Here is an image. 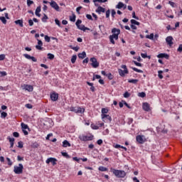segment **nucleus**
<instances>
[{"label": "nucleus", "instance_id": "29", "mask_svg": "<svg viewBox=\"0 0 182 182\" xmlns=\"http://www.w3.org/2000/svg\"><path fill=\"white\" fill-rule=\"evenodd\" d=\"M146 39H151V41H153V39H154V34L151 33L150 35H146Z\"/></svg>", "mask_w": 182, "mask_h": 182}, {"label": "nucleus", "instance_id": "30", "mask_svg": "<svg viewBox=\"0 0 182 182\" xmlns=\"http://www.w3.org/2000/svg\"><path fill=\"white\" fill-rule=\"evenodd\" d=\"M131 23L132 25H137L138 26H139V25H140V23L134 19L131 20Z\"/></svg>", "mask_w": 182, "mask_h": 182}, {"label": "nucleus", "instance_id": "35", "mask_svg": "<svg viewBox=\"0 0 182 182\" xmlns=\"http://www.w3.org/2000/svg\"><path fill=\"white\" fill-rule=\"evenodd\" d=\"M132 69H133L134 72H137V73H143V70H139V69H138V68H133V67H132Z\"/></svg>", "mask_w": 182, "mask_h": 182}, {"label": "nucleus", "instance_id": "64", "mask_svg": "<svg viewBox=\"0 0 182 182\" xmlns=\"http://www.w3.org/2000/svg\"><path fill=\"white\" fill-rule=\"evenodd\" d=\"M132 180H133L134 182H140V181L139 179H137V177H134L132 178Z\"/></svg>", "mask_w": 182, "mask_h": 182}, {"label": "nucleus", "instance_id": "6", "mask_svg": "<svg viewBox=\"0 0 182 182\" xmlns=\"http://www.w3.org/2000/svg\"><path fill=\"white\" fill-rule=\"evenodd\" d=\"M80 140L81 141H90V140H93V136L90 135V136H86V135H80L79 136Z\"/></svg>", "mask_w": 182, "mask_h": 182}, {"label": "nucleus", "instance_id": "26", "mask_svg": "<svg viewBox=\"0 0 182 182\" xmlns=\"http://www.w3.org/2000/svg\"><path fill=\"white\" fill-rule=\"evenodd\" d=\"M138 82H139V80L137 79H132V80H128L129 83H133V85H137Z\"/></svg>", "mask_w": 182, "mask_h": 182}, {"label": "nucleus", "instance_id": "10", "mask_svg": "<svg viewBox=\"0 0 182 182\" xmlns=\"http://www.w3.org/2000/svg\"><path fill=\"white\" fill-rule=\"evenodd\" d=\"M23 90H27V92H33V86L23 84L21 85Z\"/></svg>", "mask_w": 182, "mask_h": 182}, {"label": "nucleus", "instance_id": "5", "mask_svg": "<svg viewBox=\"0 0 182 182\" xmlns=\"http://www.w3.org/2000/svg\"><path fill=\"white\" fill-rule=\"evenodd\" d=\"M121 68L122 69H124V70L122 69L118 70V72L121 76H124V75H127L129 73V70H127V66H126V65H122Z\"/></svg>", "mask_w": 182, "mask_h": 182}, {"label": "nucleus", "instance_id": "24", "mask_svg": "<svg viewBox=\"0 0 182 182\" xmlns=\"http://www.w3.org/2000/svg\"><path fill=\"white\" fill-rule=\"evenodd\" d=\"M78 58L80 59H85V58H86V52L83 51L82 53H79L78 54Z\"/></svg>", "mask_w": 182, "mask_h": 182}, {"label": "nucleus", "instance_id": "56", "mask_svg": "<svg viewBox=\"0 0 182 182\" xmlns=\"http://www.w3.org/2000/svg\"><path fill=\"white\" fill-rule=\"evenodd\" d=\"M82 23V20H77L75 23L76 26H79Z\"/></svg>", "mask_w": 182, "mask_h": 182}, {"label": "nucleus", "instance_id": "25", "mask_svg": "<svg viewBox=\"0 0 182 182\" xmlns=\"http://www.w3.org/2000/svg\"><path fill=\"white\" fill-rule=\"evenodd\" d=\"M77 28L80 31H89V28L87 27H85L84 25H80L79 26H77Z\"/></svg>", "mask_w": 182, "mask_h": 182}, {"label": "nucleus", "instance_id": "7", "mask_svg": "<svg viewBox=\"0 0 182 182\" xmlns=\"http://www.w3.org/2000/svg\"><path fill=\"white\" fill-rule=\"evenodd\" d=\"M50 4V6H51V8H53V9H55V11H56L57 12H59L60 11L59 5H58V3H56V1L51 0Z\"/></svg>", "mask_w": 182, "mask_h": 182}, {"label": "nucleus", "instance_id": "12", "mask_svg": "<svg viewBox=\"0 0 182 182\" xmlns=\"http://www.w3.org/2000/svg\"><path fill=\"white\" fill-rule=\"evenodd\" d=\"M58 159L55 158H48L46 161V163L47 164H49V163H52L53 166H56L57 164Z\"/></svg>", "mask_w": 182, "mask_h": 182}, {"label": "nucleus", "instance_id": "2", "mask_svg": "<svg viewBox=\"0 0 182 182\" xmlns=\"http://www.w3.org/2000/svg\"><path fill=\"white\" fill-rule=\"evenodd\" d=\"M111 171L118 178H124L126 177V172L124 171H120L114 168H111Z\"/></svg>", "mask_w": 182, "mask_h": 182}, {"label": "nucleus", "instance_id": "32", "mask_svg": "<svg viewBox=\"0 0 182 182\" xmlns=\"http://www.w3.org/2000/svg\"><path fill=\"white\" fill-rule=\"evenodd\" d=\"M109 113V109L107 108H102V114H106Z\"/></svg>", "mask_w": 182, "mask_h": 182}, {"label": "nucleus", "instance_id": "38", "mask_svg": "<svg viewBox=\"0 0 182 182\" xmlns=\"http://www.w3.org/2000/svg\"><path fill=\"white\" fill-rule=\"evenodd\" d=\"M48 59H50V60H52L53 59H55V55L52 53H48Z\"/></svg>", "mask_w": 182, "mask_h": 182}, {"label": "nucleus", "instance_id": "52", "mask_svg": "<svg viewBox=\"0 0 182 182\" xmlns=\"http://www.w3.org/2000/svg\"><path fill=\"white\" fill-rule=\"evenodd\" d=\"M97 144L99 146H102V144H103V140H102V139L97 140Z\"/></svg>", "mask_w": 182, "mask_h": 182}, {"label": "nucleus", "instance_id": "41", "mask_svg": "<svg viewBox=\"0 0 182 182\" xmlns=\"http://www.w3.org/2000/svg\"><path fill=\"white\" fill-rule=\"evenodd\" d=\"M70 21H71V22H75L76 21V16L73 15V16H70Z\"/></svg>", "mask_w": 182, "mask_h": 182}, {"label": "nucleus", "instance_id": "42", "mask_svg": "<svg viewBox=\"0 0 182 182\" xmlns=\"http://www.w3.org/2000/svg\"><path fill=\"white\" fill-rule=\"evenodd\" d=\"M18 147L19 149H22V148L23 147V142H22V141H18Z\"/></svg>", "mask_w": 182, "mask_h": 182}, {"label": "nucleus", "instance_id": "28", "mask_svg": "<svg viewBox=\"0 0 182 182\" xmlns=\"http://www.w3.org/2000/svg\"><path fill=\"white\" fill-rule=\"evenodd\" d=\"M0 113H1V119H5V117H6L8 116V113H6L5 112L0 111Z\"/></svg>", "mask_w": 182, "mask_h": 182}, {"label": "nucleus", "instance_id": "61", "mask_svg": "<svg viewBox=\"0 0 182 182\" xmlns=\"http://www.w3.org/2000/svg\"><path fill=\"white\" fill-rule=\"evenodd\" d=\"M141 56L144 59H146V58H147V53H141Z\"/></svg>", "mask_w": 182, "mask_h": 182}, {"label": "nucleus", "instance_id": "27", "mask_svg": "<svg viewBox=\"0 0 182 182\" xmlns=\"http://www.w3.org/2000/svg\"><path fill=\"white\" fill-rule=\"evenodd\" d=\"M21 126L22 130H26V129H29V127H28V124H25L23 122H22L21 124Z\"/></svg>", "mask_w": 182, "mask_h": 182}, {"label": "nucleus", "instance_id": "49", "mask_svg": "<svg viewBox=\"0 0 182 182\" xmlns=\"http://www.w3.org/2000/svg\"><path fill=\"white\" fill-rule=\"evenodd\" d=\"M124 97H130V93H129L128 92H124Z\"/></svg>", "mask_w": 182, "mask_h": 182}, {"label": "nucleus", "instance_id": "22", "mask_svg": "<svg viewBox=\"0 0 182 182\" xmlns=\"http://www.w3.org/2000/svg\"><path fill=\"white\" fill-rule=\"evenodd\" d=\"M16 25H19L21 28H23V20H16L14 21Z\"/></svg>", "mask_w": 182, "mask_h": 182}, {"label": "nucleus", "instance_id": "53", "mask_svg": "<svg viewBox=\"0 0 182 182\" xmlns=\"http://www.w3.org/2000/svg\"><path fill=\"white\" fill-rule=\"evenodd\" d=\"M47 19H48V16H46V14H44V16L42 18V21L43 22H46Z\"/></svg>", "mask_w": 182, "mask_h": 182}, {"label": "nucleus", "instance_id": "50", "mask_svg": "<svg viewBox=\"0 0 182 182\" xmlns=\"http://www.w3.org/2000/svg\"><path fill=\"white\" fill-rule=\"evenodd\" d=\"M28 25L29 26H33V20L32 19L28 20Z\"/></svg>", "mask_w": 182, "mask_h": 182}, {"label": "nucleus", "instance_id": "31", "mask_svg": "<svg viewBox=\"0 0 182 182\" xmlns=\"http://www.w3.org/2000/svg\"><path fill=\"white\" fill-rule=\"evenodd\" d=\"M76 59H77V56L76 55H73L71 58V63H75L76 62Z\"/></svg>", "mask_w": 182, "mask_h": 182}, {"label": "nucleus", "instance_id": "59", "mask_svg": "<svg viewBox=\"0 0 182 182\" xmlns=\"http://www.w3.org/2000/svg\"><path fill=\"white\" fill-rule=\"evenodd\" d=\"M25 107L27 108V109H32V105H31V104H26V105H25Z\"/></svg>", "mask_w": 182, "mask_h": 182}, {"label": "nucleus", "instance_id": "48", "mask_svg": "<svg viewBox=\"0 0 182 182\" xmlns=\"http://www.w3.org/2000/svg\"><path fill=\"white\" fill-rule=\"evenodd\" d=\"M7 139H8V140H9L10 143H14V141H15V139L14 138H11V137L8 136Z\"/></svg>", "mask_w": 182, "mask_h": 182}, {"label": "nucleus", "instance_id": "39", "mask_svg": "<svg viewBox=\"0 0 182 182\" xmlns=\"http://www.w3.org/2000/svg\"><path fill=\"white\" fill-rule=\"evenodd\" d=\"M91 128L93 129V130H98L99 126L96 124H91Z\"/></svg>", "mask_w": 182, "mask_h": 182}, {"label": "nucleus", "instance_id": "1", "mask_svg": "<svg viewBox=\"0 0 182 182\" xmlns=\"http://www.w3.org/2000/svg\"><path fill=\"white\" fill-rule=\"evenodd\" d=\"M112 33L113 34L109 36V41L111 43L114 45V39L115 41H117V39H119V35H120V29L114 28L112 29Z\"/></svg>", "mask_w": 182, "mask_h": 182}, {"label": "nucleus", "instance_id": "43", "mask_svg": "<svg viewBox=\"0 0 182 182\" xmlns=\"http://www.w3.org/2000/svg\"><path fill=\"white\" fill-rule=\"evenodd\" d=\"M107 77L109 80H112L113 79V75H112V73L107 74Z\"/></svg>", "mask_w": 182, "mask_h": 182}, {"label": "nucleus", "instance_id": "17", "mask_svg": "<svg viewBox=\"0 0 182 182\" xmlns=\"http://www.w3.org/2000/svg\"><path fill=\"white\" fill-rule=\"evenodd\" d=\"M58 97H59V95L56 94L55 92L50 95V99L53 100V102H56V100H58Z\"/></svg>", "mask_w": 182, "mask_h": 182}, {"label": "nucleus", "instance_id": "47", "mask_svg": "<svg viewBox=\"0 0 182 182\" xmlns=\"http://www.w3.org/2000/svg\"><path fill=\"white\" fill-rule=\"evenodd\" d=\"M86 18L87 19H89L90 21H93V18L92 17V15H90V14H87Z\"/></svg>", "mask_w": 182, "mask_h": 182}, {"label": "nucleus", "instance_id": "9", "mask_svg": "<svg viewBox=\"0 0 182 182\" xmlns=\"http://www.w3.org/2000/svg\"><path fill=\"white\" fill-rule=\"evenodd\" d=\"M102 119L105 123H110L112 122V117L109 114H101Z\"/></svg>", "mask_w": 182, "mask_h": 182}, {"label": "nucleus", "instance_id": "62", "mask_svg": "<svg viewBox=\"0 0 182 182\" xmlns=\"http://www.w3.org/2000/svg\"><path fill=\"white\" fill-rule=\"evenodd\" d=\"M5 59V54L0 55V60H4Z\"/></svg>", "mask_w": 182, "mask_h": 182}, {"label": "nucleus", "instance_id": "21", "mask_svg": "<svg viewBox=\"0 0 182 182\" xmlns=\"http://www.w3.org/2000/svg\"><path fill=\"white\" fill-rule=\"evenodd\" d=\"M41 6H38L36 9V11H35V14L36 15V16H38V18H41Z\"/></svg>", "mask_w": 182, "mask_h": 182}, {"label": "nucleus", "instance_id": "40", "mask_svg": "<svg viewBox=\"0 0 182 182\" xmlns=\"http://www.w3.org/2000/svg\"><path fill=\"white\" fill-rule=\"evenodd\" d=\"M138 96H139V97H146V92H139Z\"/></svg>", "mask_w": 182, "mask_h": 182}, {"label": "nucleus", "instance_id": "18", "mask_svg": "<svg viewBox=\"0 0 182 182\" xmlns=\"http://www.w3.org/2000/svg\"><path fill=\"white\" fill-rule=\"evenodd\" d=\"M157 58H159V59H163V58L165 59H168L170 56L167 53H160L157 55Z\"/></svg>", "mask_w": 182, "mask_h": 182}, {"label": "nucleus", "instance_id": "46", "mask_svg": "<svg viewBox=\"0 0 182 182\" xmlns=\"http://www.w3.org/2000/svg\"><path fill=\"white\" fill-rule=\"evenodd\" d=\"M33 1L31 0H27V6H31V5H33Z\"/></svg>", "mask_w": 182, "mask_h": 182}, {"label": "nucleus", "instance_id": "4", "mask_svg": "<svg viewBox=\"0 0 182 182\" xmlns=\"http://www.w3.org/2000/svg\"><path fill=\"white\" fill-rule=\"evenodd\" d=\"M70 112H74V113H77L78 114H83V113H85V109H82L80 107H71L70 108Z\"/></svg>", "mask_w": 182, "mask_h": 182}, {"label": "nucleus", "instance_id": "19", "mask_svg": "<svg viewBox=\"0 0 182 182\" xmlns=\"http://www.w3.org/2000/svg\"><path fill=\"white\" fill-rule=\"evenodd\" d=\"M117 9H122V8H124V9H126L127 8V5H124L122 2H119L118 4L116 6Z\"/></svg>", "mask_w": 182, "mask_h": 182}, {"label": "nucleus", "instance_id": "20", "mask_svg": "<svg viewBox=\"0 0 182 182\" xmlns=\"http://www.w3.org/2000/svg\"><path fill=\"white\" fill-rule=\"evenodd\" d=\"M105 11H106V10L105 9V8H103V7H102V6H99V7L97 8V9L96 10V12H97V14H102V12L103 14H105Z\"/></svg>", "mask_w": 182, "mask_h": 182}, {"label": "nucleus", "instance_id": "60", "mask_svg": "<svg viewBox=\"0 0 182 182\" xmlns=\"http://www.w3.org/2000/svg\"><path fill=\"white\" fill-rule=\"evenodd\" d=\"M82 9V6H79L76 9V12L80 14V10Z\"/></svg>", "mask_w": 182, "mask_h": 182}, {"label": "nucleus", "instance_id": "16", "mask_svg": "<svg viewBox=\"0 0 182 182\" xmlns=\"http://www.w3.org/2000/svg\"><path fill=\"white\" fill-rule=\"evenodd\" d=\"M43 45L42 41L38 39V45L36 46V48L38 49V50H42V49H43V48H42Z\"/></svg>", "mask_w": 182, "mask_h": 182}, {"label": "nucleus", "instance_id": "44", "mask_svg": "<svg viewBox=\"0 0 182 182\" xmlns=\"http://www.w3.org/2000/svg\"><path fill=\"white\" fill-rule=\"evenodd\" d=\"M100 77H102L100 75H95L93 76L92 80H95L96 79H100Z\"/></svg>", "mask_w": 182, "mask_h": 182}, {"label": "nucleus", "instance_id": "3", "mask_svg": "<svg viewBox=\"0 0 182 182\" xmlns=\"http://www.w3.org/2000/svg\"><path fill=\"white\" fill-rule=\"evenodd\" d=\"M14 172L15 174H22L23 173V165L19 164L18 166H14Z\"/></svg>", "mask_w": 182, "mask_h": 182}, {"label": "nucleus", "instance_id": "54", "mask_svg": "<svg viewBox=\"0 0 182 182\" xmlns=\"http://www.w3.org/2000/svg\"><path fill=\"white\" fill-rule=\"evenodd\" d=\"M6 160L8 161L9 166H12V161H11V159L6 158Z\"/></svg>", "mask_w": 182, "mask_h": 182}, {"label": "nucleus", "instance_id": "11", "mask_svg": "<svg viewBox=\"0 0 182 182\" xmlns=\"http://www.w3.org/2000/svg\"><path fill=\"white\" fill-rule=\"evenodd\" d=\"M136 141H138L139 144H143V143L146 141V136H144V135L136 136Z\"/></svg>", "mask_w": 182, "mask_h": 182}, {"label": "nucleus", "instance_id": "14", "mask_svg": "<svg viewBox=\"0 0 182 182\" xmlns=\"http://www.w3.org/2000/svg\"><path fill=\"white\" fill-rule=\"evenodd\" d=\"M143 109L145 112H150V105L147 102H144L142 105Z\"/></svg>", "mask_w": 182, "mask_h": 182}, {"label": "nucleus", "instance_id": "45", "mask_svg": "<svg viewBox=\"0 0 182 182\" xmlns=\"http://www.w3.org/2000/svg\"><path fill=\"white\" fill-rule=\"evenodd\" d=\"M62 156L63 157H66V159H69V154H68L66 152H61Z\"/></svg>", "mask_w": 182, "mask_h": 182}, {"label": "nucleus", "instance_id": "34", "mask_svg": "<svg viewBox=\"0 0 182 182\" xmlns=\"http://www.w3.org/2000/svg\"><path fill=\"white\" fill-rule=\"evenodd\" d=\"M0 21H1L2 23L6 25V18L4 16H0Z\"/></svg>", "mask_w": 182, "mask_h": 182}, {"label": "nucleus", "instance_id": "57", "mask_svg": "<svg viewBox=\"0 0 182 182\" xmlns=\"http://www.w3.org/2000/svg\"><path fill=\"white\" fill-rule=\"evenodd\" d=\"M178 52H182V44H180L178 49H177Z\"/></svg>", "mask_w": 182, "mask_h": 182}, {"label": "nucleus", "instance_id": "51", "mask_svg": "<svg viewBox=\"0 0 182 182\" xmlns=\"http://www.w3.org/2000/svg\"><path fill=\"white\" fill-rule=\"evenodd\" d=\"M45 41L46 42H50V37L45 36Z\"/></svg>", "mask_w": 182, "mask_h": 182}, {"label": "nucleus", "instance_id": "13", "mask_svg": "<svg viewBox=\"0 0 182 182\" xmlns=\"http://www.w3.org/2000/svg\"><path fill=\"white\" fill-rule=\"evenodd\" d=\"M24 58H26V59H28L29 60H32L33 62H38V60L36 59V58L33 57V56H31L28 54H23Z\"/></svg>", "mask_w": 182, "mask_h": 182}, {"label": "nucleus", "instance_id": "8", "mask_svg": "<svg viewBox=\"0 0 182 182\" xmlns=\"http://www.w3.org/2000/svg\"><path fill=\"white\" fill-rule=\"evenodd\" d=\"M90 61L91 62V65L92 68L96 69V68H99V62H97V59L96 58L93 57L90 59Z\"/></svg>", "mask_w": 182, "mask_h": 182}, {"label": "nucleus", "instance_id": "15", "mask_svg": "<svg viewBox=\"0 0 182 182\" xmlns=\"http://www.w3.org/2000/svg\"><path fill=\"white\" fill-rule=\"evenodd\" d=\"M166 42L167 43L169 46H173V37L172 36H168L166 38Z\"/></svg>", "mask_w": 182, "mask_h": 182}, {"label": "nucleus", "instance_id": "33", "mask_svg": "<svg viewBox=\"0 0 182 182\" xmlns=\"http://www.w3.org/2000/svg\"><path fill=\"white\" fill-rule=\"evenodd\" d=\"M98 169L100 171H107V168L105 166H100Z\"/></svg>", "mask_w": 182, "mask_h": 182}, {"label": "nucleus", "instance_id": "58", "mask_svg": "<svg viewBox=\"0 0 182 182\" xmlns=\"http://www.w3.org/2000/svg\"><path fill=\"white\" fill-rule=\"evenodd\" d=\"M13 136L14 137H19V133H18L17 132H15L13 133Z\"/></svg>", "mask_w": 182, "mask_h": 182}, {"label": "nucleus", "instance_id": "37", "mask_svg": "<svg viewBox=\"0 0 182 182\" xmlns=\"http://www.w3.org/2000/svg\"><path fill=\"white\" fill-rule=\"evenodd\" d=\"M162 73H163L162 70L158 71V77H159V79H163L164 77H163Z\"/></svg>", "mask_w": 182, "mask_h": 182}, {"label": "nucleus", "instance_id": "23", "mask_svg": "<svg viewBox=\"0 0 182 182\" xmlns=\"http://www.w3.org/2000/svg\"><path fill=\"white\" fill-rule=\"evenodd\" d=\"M70 143H69V141H68V140H65L63 142V147H70Z\"/></svg>", "mask_w": 182, "mask_h": 182}, {"label": "nucleus", "instance_id": "55", "mask_svg": "<svg viewBox=\"0 0 182 182\" xmlns=\"http://www.w3.org/2000/svg\"><path fill=\"white\" fill-rule=\"evenodd\" d=\"M55 22L58 26H60V21L58 18L55 20Z\"/></svg>", "mask_w": 182, "mask_h": 182}, {"label": "nucleus", "instance_id": "63", "mask_svg": "<svg viewBox=\"0 0 182 182\" xmlns=\"http://www.w3.org/2000/svg\"><path fill=\"white\" fill-rule=\"evenodd\" d=\"M134 65H136V66L141 67V63H137V61H134Z\"/></svg>", "mask_w": 182, "mask_h": 182}, {"label": "nucleus", "instance_id": "36", "mask_svg": "<svg viewBox=\"0 0 182 182\" xmlns=\"http://www.w3.org/2000/svg\"><path fill=\"white\" fill-rule=\"evenodd\" d=\"M8 73L6 71H0V77H4V76H6Z\"/></svg>", "mask_w": 182, "mask_h": 182}]
</instances>
